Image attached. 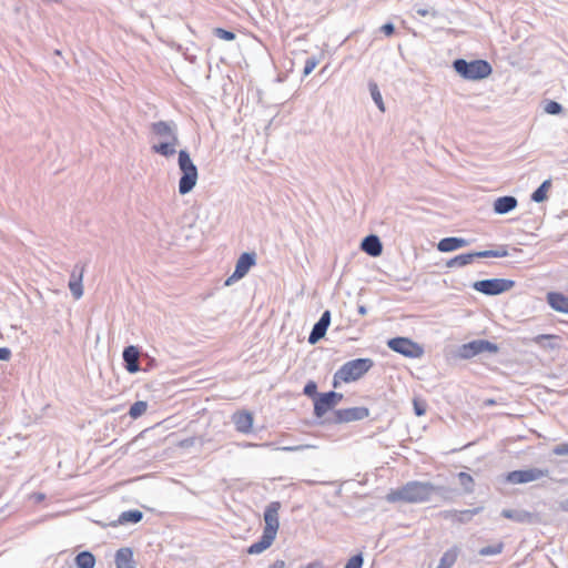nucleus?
Listing matches in <instances>:
<instances>
[{"mask_svg": "<svg viewBox=\"0 0 568 568\" xmlns=\"http://www.w3.org/2000/svg\"><path fill=\"white\" fill-rule=\"evenodd\" d=\"M555 338L554 335H538L534 338V342L541 345L544 341Z\"/></svg>", "mask_w": 568, "mask_h": 568, "instance_id": "50", "label": "nucleus"}, {"mask_svg": "<svg viewBox=\"0 0 568 568\" xmlns=\"http://www.w3.org/2000/svg\"><path fill=\"white\" fill-rule=\"evenodd\" d=\"M457 478L466 494H470L474 491V478L468 473L460 471L457 474Z\"/></svg>", "mask_w": 568, "mask_h": 568, "instance_id": "30", "label": "nucleus"}, {"mask_svg": "<svg viewBox=\"0 0 568 568\" xmlns=\"http://www.w3.org/2000/svg\"><path fill=\"white\" fill-rule=\"evenodd\" d=\"M501 516L507 519L517 521V523L529 521L531 518L530 513H528L526 510H515V509H504L501 511Z\"/></svg>", "mask_w": 568, "mask_h": 568, "instance_id": "26", "label": "nucleus"}, {"mask_svg": "<svg viewBox=\"0 0 568 568\" xmlns=\"http://www.w3.org/2000/svg\"><path fill=\"white\" fill-rule=\"evenodd\" d=\"M547 302L555 311L568 314V296L561 293L550 292L547 294Z\"/></svg>", "mask_w": 568, "mask_h": 568, "instance_id": "19", "label": "nucleus"}, {"mask_svg": "<svg viewBox=\"0 0 568 568\" xmlns=\"http://www.w3.org/2000/svg\"><path fill=\"white\" fill-rule=\"evenodd\" d=\"M414 412L417 416H423L426 413V403L414 399Z\"/></svg>", "mask_w": 568, "mask_h": 568, "instance_id": "45", "label": "nucleus"}, {"mask_svg": "<svg viewBox=\"0 0 568 568\" xmlns=\"http://www.w3.org/2000/svg\"><path fill=\"white\" fill-rule=\"evenodd\" d=\"M74 561L78 568H94L95 557L90 551H81Z\"/></svg>", "mask_w": 568, "mask_h": 568, "instance_id": "27", "label": "nucleus"}, {"mask_svg": "<svg viewBox=\"0 0 568 568\" xmlns=\"http://www.w3.org/2000/svg\"><path fill=\"white\" fill-rule=\"evenodd\" d=\"M374 365L371 358H356L343 364L334 374L333 386L337 387L338 382L349 383L357 381L366 374Z\"/></svg>", "mask_w": 568, "mask_h": 568, "instance_id": "2", "label": "nucleus"}, {"mask_svg": "<svg viewBox=\"0 0 568 568\" xmlns=\"http://www.w3.org/2000/svg\"><path fill=\"white\" fill-rule=\"evenodd\" d=\"M361 248L368 255L377 257L383 252V245L377 235L371 234L363 239Z\"/></svg>", "mask_w": 568, "mask_h": 568, "instance_id": "16", "label": "nucleus"}, {"mask_svg": "<svg viewBox=\"0 0 568 568\" xmlns=\"http://www.w3.org/2000/svg\"><path fill=\"white\" fill-rule=\"evenodd\" d=\"M215 36L225 41H232L235 39V33H233L232 31L222 29V28L215 29Z\"/></svg>", "mask_w": 568, "mask_h": 568, "instance_id": "40", "label": "nucleus"}, {"mask_svg": "<svg viewBox=\"0 0 568 568\" xmlns=\"http://www.w3.org/2000/svg\"><path fill=\"white\" fill-rule=\"evenodd\" d=\"M69 288L71 291L72 296L75 300H79L83 295V286L82 282H69Z\"/></svg>", "mask_w": 568, "mask_h": 568, "instance_id": "37", "label": "nucleus"}, {"mask_svg": "<svg viewBox=\"0 0 568 568\" xmlns=\"http://www.w3.org/2000/svg\"><path fill=\"white\" fill-rule=\"evenodd\" d=\"M562 509L568 510V498L562 503Z\"/></svg>", "mask_w": 568, "mask_h": 568, "instance_id": "54", "label": "nucleus"}, {"mask_svg": "<svg viewBox=\"0 0 568 568\" xmlns=\"http://www.w3.org/2000/svg\"><path fill=\"white\" fill-rule=\"evenodd\" d=\"M178 142L173 141H159L152 145V151L165 158H171L176 153Z\"/></svg>", "mask_w": 568, "mask_h": 568, "instance_id": "23", "label": "nucleus"}, {"mask_svg": "<svg viewBox=\"0 0 568 568\" xmlns=\"http://www.w3.org/2000/svg\"><path fill=\"white\" fill-rule=\"evenodd\" d=\"M342 398L343 394L333 390L320 394L314 402V415L318 418L323 417L328 410L334 408Z\"/></svg>", "mask_w": 568, "mask_h": 568, "instance_id": "9", "label": "nucleus"}, {"mask_svg": "<svg viewBox=\"0 0 568 568\" xmlns=\"http://www.w3.org/2000/svg\"><path fill=\"white\" fill-rule=\"evenodd\" d=\"M256 255L255 253H243L235 265V271L233 274L225 281V285H231L235 281L243 278L250 268L255 265Z\"/></svg>", "mask_w": 568, "mask_h": 568, "instance_id": "11", "label": "nucleus"}, {"mask_svg": "<svg viewBox=\"0 0 568 568\" xmlns=\"http://www.w3.org/2000/svg\"><path fill=\"white\" fill-rule=\"evenodd\" d=\"M368 408L363 406L337 409L334 412L332 422L335 424L356 422L368 417Z\"/></svg>", "mask_w": 568, "mask_h": 568, "instance_id": "10", "label": "nucleus"}, {"mask_svg": "<svg viewBox=\"0 0 568 568\" xmlns=\"http://www.w3.org/2000/svg\"><path fill=\"white\" fill-rule=\"evenodd\" d=\"M416 13L420 17H427V16H430L433 18H435L437 16V12L436 10H434L433 8H418L416 9Z\"/></svg>", "mask_w": 568, "mask_h": 568, "instance_id": "46", "label": "nucleus"}, {"mask_svg": "<svg viewBox=\"0 0 568 568\" xmlns=\"http://www.w3.org/2000/svg\"><path fill=\"white\" fill-rule=\"evenodd\" d=\"M368 89H369V93L372 95V99L373 101L375 102V104L377 105V108L381 110V111H385V106H384V102H383V98H382V93L379 91V88L377 85V83L371 81L368 83Z\"/></svg>", "mask_w": 568, "mask_h": 568, "instance_id": "31", "label": "nucleus"}, {"mask_svg": "<svg viewBox=\"0 0 568 568\" xmlns=\"http://www.w3.org/2000/svg\"><path fill=\"white\" fill-rule=\"evenodd\" d=\"M179 169L182 173L179 181V193L185 195L190 193L196 185L199 173L197 168L190 158L186 150L179 152Z\"/></svg>", "mask_w": 568, "mask_h": 568, "instance_id": "3", "label": "nucleus"}, {"mask_svg": "<svg viewBox=\"0 0 568 568\" xmlns=\"http://www.w3.org/2000/svg\"><path fill=\"white\" fill-rule=\"evenodd\" d=\"M552 454L556 456H568V443H561L552 448Z\"/></svg>", "mask_w": 568, "mask_h": 568, "instance_id": "44", "label": "nucleus"}, {"mask_svg": "<svg viewBox=\"0 0 568 568\" xmlns=\"http://www.w3.org/2000/svg\"><path fill=\"white\" fill-rule=\"evenodd\" d=\"M551 186V181H544L538 189H536L531 194V200L536 203H541L547 199V191Z\"/></svg>", "mask_w": 568, "mask_h": 568, "instance_id": "29", "label": "nucleus"}, {"mask_svg": "<svg viewBox=\"0 0 568 568\" xmlns=\"http://www.w3.org/2000/svg\"><path fill=\"white\" fill-rule=\"evenodd\" d=\"M280 507H281V505L278 501H273L266 507V509L264 511L265 527H264L263 532H265L267 535H272L273 537H276L278 526H280V523H278Z\"/></svg>", "mask_w": 568, "mask_h": 568, "instance_id": "13", "label": "nucleus"}, {"mask_svg": "<svg viewBox=\"0 0 568 568\" xmlns=\"http://www.w3.org/2000/svg\"><path fill=\"white\" fill-rule=\"evenodd\" d=\"M363 562L362 554H357L348 559L344 568H362Z\"/></svg>", "mask_w": 568, "mask_h": 568, "instance_id": "38", "label": "nucleus"}, {"mask_svg": "<svg viewBox=\"0 0 568 568\" xmlns=\"http://www.w3.org/2000/svg\"><path fill=\"white\" fill-rule=\"evenodd\" d=\"M303 392L308 397H313V396L317 395V385H316V383L313 382V381H310L308 383H306Z\"/></svg>", "mask_w": 568, "mask_h": 568, "instance_id": "43", "label": "nucleus"}, {"mask_svg": "<svg viewBox=\"0 0 568 568\" xmlns=\"http://www.w3.org/2000/svg\"><path fill=\"white\" fill-rule=\"evenodd\" d=\"M565 162L568 163V159Z\"/></svg>", "mask_w": 568, "mask_h": 568, "instance_id": "55", "label": "nucleus"}, {"mask_svg": "<svg viewBox=\"0 0 568 568\" xmlns=\"http://www.w3.org/2000/svg\"><path fill=\"white\" fill-rule=\"evenodd\" d=\"M454 70L466 80H481L490 75L491 65L485 60L466 61L457 59L453 62Z\"/></svg>", "mask_w": 568, "mask_h": 568, "instance_id": "4", "label": "nucleus"}, {"mask_svg": "<svg viewBox=\"0 0 568 568\" xmlns=\"http://www.w3.org/2000/svg\"><path fill=\"white\" fill-rule=\"evenodd\" d=\"M143 518V514L142 511L140 510H128V511H123L120 517H119V521L121 524H124V523H132V524H136L139 523L141 519Z\"/></svg>", "mask_w": 568, "mask_h": 568, "instance_id": "32", "label": "nucleus"}, {"mask_svg": "<svg viewBox=\"0 0 568 568\" xmlns=\"http://www.w3.org/2000/svg\"><path fill=\"white\" fill-rule=\"evenodd\" d=\"M314 447L315 446H313V445L305 444V445H296V446H282V447H278L277 449L282 450V452H302V450H305L308 448H314Z\"/></svg>", "mask_w": 568, "mask_h": 568, "instance_id": "41", "label": "nucleus"}, {"mask_svg": "<svg viewBox=\"0 0 568 568\" xmlns=\"http://www.w3.org/2000/svg\"><path fill=\"white\" fill-rule=\"evenodd\" d=\"M549 476L548 469L528 468L520 470H513L507 474L506 480L510 484H527L530 481L539 480Z\"/></svg>", "mask_w": 568, "mask_h": 568, "instance_id": "8", "label": "nucleus"}, {"mask_svg": "<svg viewBox=\"0 0 568 568\" xmlns=\"http://www.w3.org/2000/svg\"><path fill=\"white\" fill-rule=\"evenodd\" d=\"M11 357V351L7 347H0V361H9Z\"/></svg>", "mask_w": 568, "mask_h": 568, "instance_id": "49", "label": "nucleus"}, {"mask_svg": "<svg viewBox=\"0 0 568 568\" xmlns=\"http://www.w3.org/2000/svg\"><path fill=\"white\" fill-rule=\"evenodd\" d=\"M381 31H382L385 36L389 37V36H392V34H394V32H395V27H394V24H393V23L388 22V23H385V24H383V26H382Z\"/></svg>", "mask_w": 568, "mask_h": 568, "instance_id": "47", "label": "nucleus"}, {"mask_svg": "<svg viewBox=\"0 0 568 568\" xmlns=\"http://www.w3.org/2000/svg\"><path fill=\"white\" fill-rule=\"evenodd\" d=\"M475 258H480L479 252L466 253L457 255L446 262L448 268L463 267L474 262Z\"/></svg>", "mask_w": 568, "mask_h": 568, "instance_id": "22", "label": "nucleus"}, {"mask_svg": "<svg viewBox=\"0 0 568 568\" xmlns=\"http://www.w3.org/2000/svg\"><path fill=\"white\" fill-rule=\"evenodd\" d=\"M483 511V507H476L473 509H464V510H453V515L456 517V520L465 524L469 521L473 516Z\"/></svg>", "mask_w": 568, "mask_h": 568, "instance_id": "28", "label": "nucleus"}, {"mask_svg": "<svg viewBox=\"0 0 568 568\" xmlns=\"http://www.w3.org/2000/svg\"><path fill=\"white\" fill-rule=\"evenodd\" d=\"M387 346L408 358H419L424 354L423 347L407 337H394L388 339Z\"/></svg>", "mask_w": 568, "mask_h": 568, "instance_id": "6", "label": "nucleus"}, {"mask_svg": "<svg viewBox=\"0 0 568 568\" xmlns=\"http://www.w3.org/2000/svg\"><path fill=\"white\" fill-rule=\"evenodd\" d=\"M515 282L506 278H489L477 281L473 284L474 290L485 295H499L513 288Z\"/></svg>", "mask_w": 568, "mask_h": 568, "instance_id": "5", "label": "nucleus"}, {"mask_svg": "<svg viewBox=\"0 0 568 568\" xmlns=\"http://www.w3.org/2000/svg\"><path fill=\"white\" fill-rule=\"evenodd\" d=\"M459 552L460 549L457 546L449 548L443 554L439 565L436 568H452L455 565Z\"/></svg>", "mask_w": 568, "mask_h": 568, "instance_id": "25", "label": "nucleus"}, {"mask_svg": "<svg viewBox=\"0 0 568 568\" xmlns=\"http://www.w3.org/2000/svg\"><path fill=\"white\" fill-rule=\"evenodd\" d=\"M437 487L429 481L412 480L404 486L390 490L386 495L388 503H408V504H420L430 500L434 494L437 491Z\"/></svg>", "mask_w": 568, "mask_h": 568, "instance_id": "1", "label": "nucleus"}, {"mask_svg": "<svg viewBox=\"0 0 568 568\" xmlns=\"http://www.w3.org/2000/svg\"><path fill=\"white\" fill-rule=\"evenodd\" d=\"M444 517H445V518H452V519H455V520H456V517L453 515V510H446V511H444Z\"/></svg>", "mask_w": 568, "mask_h": 568, "instance_id": "51", "label": "nucleus"}, {"mask_svg": "<svg viewBox=\"0 0 568 568\" xmlns=\"http://www.w3.org/2000/svg\"><path fill=\"white\" fill-rule=\"evenodd\" d=\"M468 244L469 242L463 237H445L438 242L437 248L440 252H453Z\"/></svg>", "mask_w": 568, "mask_h": 568, "instance_id": "20", "label": "nucleus"}, {"mask_svg": "<svg viewBox=\"0 0 568 568\" xmlns=\"http://www.w3.org/2000/svg\"><path fill=\"white\" fill-rule=\"evenodd\" d=\"M331 324V312L325 311L320 320L315 323L313 326L310 336H308V343L310 344H316L320 339H322L326 331Z\"/></svg>", "mask_w": 568, "mask_h": 568, "instance_id": "14", "label": "nucleus"}, {"mask_svg": "<svg viewBox=\"0 0 568 568\" xmlns=\"http://www.w3.org/2000/svg\"><path fill=\"white\" fill-rule=\"evenodd\" d=\"M498 346L486 339H475L469 343L463 344L459 347L458 354L462 358H471L481 353H497Z\"/></svg>", "mask_w": 568, "mask_h": 568, "instance_id": "7", "label": "nucleus"}, {"mask_svg": "<svg viewBox=\"0 0 568 568\" xmlns=\"http://www.w3.org/2000/svg\"><path fill=\"white\" fill-rule=\"evenodd\" d=\"M84 271H85V264H80V263L75 264L70 274L69 282H82Z\"/></svg>", "mask_w": 568, "mask_h": 568, "instance_id": "35", "label": "nucleus"}, {"mask_svg": "<svg viewBox=\"0 0 568 568\" xmlns=\"http://www.w3.org/2000/svg\"><path fill=\"white\" fill-rule=\"evenodd\" d=\"M317 65V60L315 58H308L306 61H305V65H304V70H303V74L306 77L308 74L312 73V71L315 69V67Z\"/></svg>", "mask_w": 568, "mask_h": 568, "instance_id": "42", "label": "nucleus"}, {"mask_svg": "<svg viewBox=\"0 0 568 568\" xmlns=\"http://www.w3.org/2000/svg\"><path fill=\"white\" fill-rule=\"evenodd\" d=\"M151 131L159 141L178 142L176 124L172 121H158L151 124Z\"/></svg>", "mask_w": 568, "mask_h": 568, "instance_id": "12", "label": "nucleus"}, {"mask_svg": "<svg viewBox=\"0 0 568 568\" xmlns=\"http://www.w3.org/2000/svg\"><path fill=\"white\" fill-rule=\"evenodd\" d=\"M233 423L237 432L248 434L253 427V415L248 412H239L233 415Z\"/></svg>", "mask_w": 568, "mask_h": 568, "instance_id": "17", "label": "nucleus"}, {"mask_svg": "<svg viewBox=\"0 0 568 568\" xmlns=\"http://www.w3.org/2000/svg\"><path fill=\"white\" fill-rule=\"evenodd\" d=\"M153 364H154V359H153V358H150V359H149V363H148V366H146L144 369H145V371L151 369V368H152V366H153Z\"/></svg>", "mask_w": 568, "mask_h": 568, "instance_id": "53", "label": "nucleus"}, {"mask_svg": "<svg viewBox=\"0 0 568 568\" xmlns=\"http://www.w3.org/2000/svg\"><path fill=\"white\" fill-rule=\"evenodd\" d=\"M504 549L503 542H497L495 545L486 546L479 549L478 554L483 557L486 556H495L499 555Z\"/></svg>", "mask_w": 568, "mask_h": 568, "instance_id": "34", "label": "nucleus"}, {"mask_svg": "<svg viewBox=\"0 0 568 568\" xmlns=\"http://www.w3.org/2000/svg\"><path fill=\"white\" fill-rule=\"evenodd\" d=\"M517 204L518 201L513 195L500 196L496 199L494 202V212L500 215L507 214L514 209H516Z\"/></svg>", "mask_w": 568, "mask_h": 568, "instance_id": "18", "label": "nucleus"}, {"mask_svg": "<svg viewBox=\"0 0 568 568\" xmlns=\"http://www.w3.org/2000/svg\"><path fill=\"white\" fill-rule=\"evenodd\" d=\"M195 440H196L195 437H189V438L182 439L179 443V446L181 448H189V447H191V446H193L195 444Z\"/></svg>", "mask_w": 568, "mask_h": 568, "instance_id": "48", "label": "nucleus"}, {"mask_svg": "<svg viewBox=\"0 0 568 568\" xmlns=\"http://www.w3.org/2000/svg\"><path fill=\"white\" fill-rule=\"evenodd\" d=\"M562 111V106L557 101H548L545 105V112L548 114H559Z\"/></svg>", "mask_w": 568, "mask_h": 568, "instance_id": "39", "label": "nucleus"}, {"mask_svg": "<svg viewBox=\"0 0 568 568\" xmlns=\"http://www.w3.org/2000/svg\"><path fill=\"white\" fill-rule=\"evenodd\" d=\"M274 539H275V537H273L272 535H267V534L263 532L260 540L252 544L247 548V552L250 555H258V554L263 552L264 550H266L273 544Z\"/></svg>", "mask_w": 568, "mask_h": 568, "instance_id": "24", "label": "nucleus"}, {"mask_svg": "<svg viewBox=\"0 0 568 568\" xmlns=\"http://www.w3.org/2000/svg\"><path fill=\"white\" fill-rule=\"evenodd\" d=\"M122 357L124 362V367L129 373L134 374L141 369L139 364L140 351L136 346H126L123 349Z\"/></svg>", "mask_w": 568, "mask_h": 568, "instance_id": "15", "label": "nucleus"}, {"mask_svg": "<svg viewBox=\"0 0 568 568\" xmlns=\"http://www.w3.org/2000/svg\"><path fill=\"white\" fill-rule=\"evenodd\" d=\"M148 409V403L144 400L135 402L129 409V416L133 419L141 417Z\"/></svg>", "mask_w": 568, "mask_h": 568, "instance_id": "33", "label": "nucleus"}, {"mask_svg": "<svg viewBox=\"0 0 568 568\" xmlns=\"http://www.w3.org/2000/svg\"><path fill=\"white\" fill-rule=\"evenodd\" d=\"M479 254H480V257H505L508 255V252L505 248H500V250L480 251Z\"/></svg>", "mask_w": 568, "mask_h": 568, "instance_id": "36", "label": "nucleus"}, {"mask_svg": "<svg viewBox=\"0 0 568 568\" xmlns=\"http://www.w3.org/2000/svg\"><path fill=\"white\" fill-rule=\"evenodd\" d=\"M358 313H359L361 315H366V314H367V308H366V306H364V305H359V306H358Z\"/></svg>", "mask_w": 568, "mask_h": 568, "instance_id": "52", "label": "nucleus"}, {"mask_svg": "<svg viewBox=\"0 0 568 568\" xmlns=\"http://www.w3.org/2000/svg\"><path fill=\"white\" fill-rule=\"evenodd\" d=\"M116 568H135L133 551L130 548H120L115 554Z\"/></svg>", "mask_w": 568, "mask_h": 568, "instance_id": "21", "label": "nucleus"}]
</instances>
